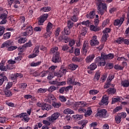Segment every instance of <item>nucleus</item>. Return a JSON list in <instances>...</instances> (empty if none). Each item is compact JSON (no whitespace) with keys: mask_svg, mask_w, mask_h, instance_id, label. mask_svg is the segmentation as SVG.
<instances>
[{"mask_svg":"<svg viewBox=\"0 0 129 129\" xmlns=\"http://www.w3.org/2000/svg\"><path fill=\"white\" fill-rule=\"evenodd\" d=\"M114 58V54L113 53H109L106 55L104 53H101V56L97 57L95 59L96 63H99V66H105L106 64V60L113 59Z\"/></svg>","mask_w":129,"mask_h":129,"instance_id":"nucleus-1","label":"nucleus"},{"mask_svg":"<svg viewBox=\"0 0 129 129\" xmlns=\"http://www.w3.org/2000/svg\"><path fill=\"white\" fill-rule=\"evenodd\" d=\"M70 107L74 109L80 107L78 109V112H79V113H85V112H86V109L83 108L85 107V103H84V101H79L76 102L75 103H72L71 104Z\"/></svg>","mask_w":129,"mask_h":129,"instance_id":"nucleus-2","label":"nucleus"},{"mask_svg":"<svg viewBox=\"0 0 129 129\" xmlns=\"http://www.w3.org/2000/svg\"><path fill=\"white\" fill-rule=\"evenodd\" d=\"M104 1L105 0H98L99 3L97 5V13L98 15H100L101 16H103V14L107 10L106 4L102 3V2H104Z\"/></svg>","mask_w":129,"mask_h":129,"instance_id":"nucleus-3","label":"nucleus"},{"mask_svg":"<svg viewBox=\"0 0 129 129\" xmlns=\"http://www.w3.org/2000/svg\"><path fill=\"white\" fill-rule=\"evenodd\" d=\"M61 59L60 52H56L53 55L51 60L53 63H61Z\"/></svg>","mask_w":129,"mask_h":129,"instance_id":"nucleus-4","label":"nucleus"},{"mask_svg":"<svg viewBox=\"0 0 129 129\" xmlns=\"http://www.w3.org/2000/svg\"><path fill=\"white\" fill-rule=\"evenodd\" d=\"M60 116V113L55 112L52 114L51 116L48 117L47 118V120L50 121V122H55V120L58 119Z\"/></svg>","mask_w":129,"mask_h":129,"instance_id":"nucleus-5","label":"nucleus"},{"mask_svg":"<svg viewBox=\"0 0 129 129\" xmlns=\"http://www.w3.org/2000/svg\"><path fill=\"white\" fill-rule=\"evenodd\" d=\"M48 17H49V15L48 14H43V15L40 16L38 19V24L39 26H43V24H44L46 20L48 19Z\"/></svg>","mask_w":129,"mask_h":129,"instance_id":"nucleus-6","label":"nucleus"},{"mask_svg":"<svg viewBox=\"0 0 129 129\" xmlns=\"http://www.w3.org/2000/svg\"><path fill=\"white\" fill-rule=\"evenodd\" d=\"M69 46L67 44H65L61 46V50L66 53H69L72 54L74 52V47H72L71 49H69Z\"/></svg>","mask_w":129,"mask_h":129,"instance_id":"nucleus-7","label":"nucleus"},{"mask_svg":"<svg viewBox=\"0 0 129 129\" xmlns=\"http://www.w3.org/2000/svg\"><path fill=\"white\" fill-rule=\"evenodd\" d=\"M14 45V41L12 40H8L6 41L3 42V43L1 45V48H8L9 47L11 46H13Z\"/></svg>","mask_w":129,"mask_h":129,"instance_id":"nucleus-8","label":"nucleus"},{"mask_svg":"<svg viewBox=\"0 0 129 129\" xmlns=\"http://www.w3.org/2000/svg\"><path fill=\"white\" fill-rule=\"evenodd\" d=\"M39 52H40V50H39V46H36L33 51V53L28 56V58L32 59L37 57V56L39 55Z\"/></svg>","mask_w":129,"mask_h":129,"instance_id":"nucleus-9","label":"nucleus"},{"mask_svg":"<svg viewBox=\"0 0 129 129\" xmlns=\"http://www.w3.org/2000/svg\"><path fill=\"white\" fill-rule=\"evenodd\" d=\"M24 75L21 73H15L11 75L10 78L11 80H14V82H17L18 78H23Z\"/></svg>","mask_w":129,"mask_h":129,"instance_id":"nucleus-10","label":"nucleus"},{"mask_svg":"<svg viewBox=\"0 0 129 129\" xmlns=\"http://www.w3.org/2000/svg\"><path fill=\"white\" fill-rule=\"evenodd\" d=\"M124 22V15H122V16L119 19H116L114 21V26H119L120 27L121 25Z\"/></svg>","mask_w":129,"mask_h":129,"instance_id":"nucleus-11","label":"nucleus"},{"mask_svg":"<svg viewBox=\"0 0 129 129\" xmlns=\"http://www.w3.org/2000/svg\"><path fill=\"white\" fill-rule=\"evenodd\" d=\"M8 3L9 6H12V5H14L13 7L15 9H18L19 7V5L21 4V2L19 0H8Z\"/></svg>","mask_w":129,"mask_h":129,"instance_id":"nucleus-12","label":"nucleus"},{"mask_svg":"<svg viewBox=\"0 0 129 129\" xmlns=\"http://www.w3.org/2000/svg\"><path fill=\"white\" fill-rule=\"evenodd\" d=\"M76 27L77 28H78L79 27V29L80 30V33L81 35H82V36H85V35H86V33H87L86 28L83 27L82 26H81V23H77Z\"/></svg>","mask_w":129,"mask_h":129,"instance_id":"nucleus-13","label":"nucleus"},{"mask_svg":"<svg viewBox=\"0 0 129 129\" xmlns=\"http://www.w3.org/2000/svg\"><path fill=\"white\" fill-rule=\"evenodd\" d=\"M106 112L107 111L104 109H100L98 112L96 113V115L97 116H99V117H106Z\"/></svg>","mask_w":129,"mask_h":129,"instance_id":"nucleus-14","label":"nucleus"},{"mask_svg":"<svg viewBox=\"0 0 129 129\" xmlns=\"http://www.w3.org/2000/svg\"><path fill=\"white\" fill-rule=\"evenodd\" d=\"M90 43L91 46H97L99 44V42L97 40V36H93Z\"/></svg>","mask_w":129,"mask_h":129,"instance_id":"nucleus-15","label":"nucleus"},{"mask_svg":"<svg viewBox=\"0 0 129 129\" xmlns=\"http://www.w3.org/2000/svg\"><path fill=\"white\" fill-rule=\"evenodd\" d=\"M5 81H8V77L5 76V73L0 74V86H2L4 84Z\"/></svg>","mask_w":129,"mask_h":129,"instance_id":"nucleus-16","label":"nucleus"},{"mask_svg":"<svg viewBox=\"0 0 129 129\" xmlns=\"http://www.w3.org/2000/svg\"><path fill=\"white\" fill-rule=\"evenodd\" d=\"M68 72L67 69L61 68L57 73V74L59 77H62L63 75H66Z\"/></svg>","mask_w":129,"mask_h":129,"instance_id":"nucleus-17","label":"nucleus"},{"mask_svg":"<svg viewBox=\"0 0 129 129\" xmlns=\"http://www.w3.org/2000/svg\"><path fill=\"white\" fill-rule=\"evenodd\" d=\"M88 122V121L87 120H80L78 122V124H81V127H79V129H83V128L85 126H86V124H87V123Z\"/></svg>","mask_w":129,"mask_h":129,"instance_id":"nucleus-18","label":"nucleus"},{"mask_svg":"<svg viewBox=\"0 0 129 129\" xmlns=\"http://www.w3.org/2000/svg\"><path fill=\"white\" fill-rule=\"evenodd\" d=\"M106 92L108 95H113L116 92V89L115 88H109L107 90Z\"/></svg>","mask_w":129,"mask_h":129,"instance_id":"nucleus-19","label":"nucleus"},{"mask_svg":"<svg viewBox=\"0 0 129 129\" xmlns=\"http://www.w3.org/2000/svg\"><path fill=\"white\" fill-rule=\"evenodd\" d=\"M108 104V97H102L100 105H107Z\"/></svg>","mask_w":129,"mask_h":129,"instance_id":"nucleus-20","label":"nucleus"},{"mask_svg":"<svg viewBox=\"0 0 129 129\" xmlns=\"http://www.w3.org/2000/svg\"><path fill=\"white\" fill-rule=\"evenodd\" d=\"M53 106L51 105H49L47 103H45L43 104V106H42V110H50L52 109Z\"/></svg>","mask_w":129,"mask_h":129,"instance_id":"nucleus-21","label":"nucleus"},{"mask_svg":"<svg viewBox=\"0 0 129 129\" xmlns=\"http://www.w3.org/2000/svg\"><path fill=\"white\" fill-rule=\"evenodd\" d=\"M90 30L91 31H92L93 32H98L99 31H100V28H99V27H98L97 26L91 25L90 26Z\"/></svg>","mask_w":129,"mask_h":129,"instance_id":"nucleus-22","label":"nucleus"},{"mask_svg":"<svg viewBox=\"0 0 129 129\" xmlns=\"http://www.w3.org/2000/svg\"><path fill=\"white\" fill-rule=\"evenodd\" d=\"M24 30H25L30 36L33 35V27H32V26H29V27H27Z\"/></svg>","mask_w":129,"mask_h":129,"instance_id":"nucleus-23","label":"nucleus"},{"mask_svg":"<svg viewBox=\"0 0 129 129\" xmlns=\"http://www.w3.org/2000/svg\"><path fill=\"white\" fill-rule=\"evenodd\" d=\"M94 54H91L87 56L86 58V63H90V62L93 61V59H94Z\"/></svg>","mask_w":129,"mask_h":129,"instance_id":"nucleus-24","label":"nucleus"},{"mask_svg":"<svg viewBox=\"0 0 129 129\" xmlns=\"http://www.w3.org/2000/svg\"><path fill=\"white\" fill-rule=\"evenodd\" d=\"M8 14H9L8 11L5 10L4 13L2 14L0 16L1 20H7V18H8Z\"/></svg>","mask_w":129,"mask_h":129,"instance_id":"nucleus-25","label":"nucleus"},{"mask_svg":"<svg viewBox=\"0 0 129 129\" xmlns=\"http://www.w3.org/2000/svg\"><path fill=\"white\" fill-rule=\"evenodd\" d=\"M95 16V11H91L89 14H87L86 18L87 19H94Z\"/></svg>","mask_w":129,"mask_h":129,"instance_id":"nucleus-26","label":"nucleus"},{"mask_svg":"<svg viewBox=\"0 0 129 129\" xmlns=\"http://www.w3.org/2000/svg\"><path fill=\"white\" fill-rule=\"evenodd\" d=\"M5 62L4 60H2L0 63V70L1 71H7V67L5 66Z\"/></svg>","mask_w":129,"mask_h":129,"instance_id":"nucleus-27","label":"nucleus"},{"mask_svg":"<svg viewBox=\"0 0 129 129\" xmlns=\"http://www.w3.org/2000/svg\"><path fill=\"white\" fill-rule=\"evenodd\" d=\"M74 81H75V78H74V76L71 77L68 79V83L70 85H74Z\"/></svg>","mask_w":129,"mask_h":129,"instance_id":"nucleus-28","label":"nucleus"},{"mask_svg":"<svg viewBox=\"0 0 129 129\" xmlns=\"http://www.w3.org/2000/svg\"><path fill=\"white\" fill-rule=\"evenodd\" d=\"M48 100H49V101H52V102H54L55 101H56V97H55V96H54V95L52 94H49L48 95Z\"/></svg>","mask_w":129,"mask_h":129,"instance_id":"nucleus-29","label":"nucleus"},{"mask_svg":"<svg viewBox=\"0 0 129 129\" xmlns=\"http://www.w3.org/2000/svg\"><path fill=\"white\" fill-rule=\"evenodd\" d=\"M121 85L123 87H129V80L122 81L121 82Z\"/></svg>","mask_w":129,"mask_h":129,"instance_id":"nucleus-30","label":"nucleus"},{"mask_svg":"<svg viewBox=\"0 0 129 129\" xmlns=\"http://www.w3.org/2000/svg\"><path fill=\"white\" fill-rule=\"evenodd\" d=\"M64 114H73L74 112L70 108L65 109L63 111Z\"/></svg>","mask_w":129,"mask_h":129,"instance_id":"nucleus-31","label":"nucleus"},{"mask_svg":"<svg viewBox=\"0 0 129 129\" xmlns=\"http://www.w3.org/2000/svg\"><path fill=\"white\" fill-rule=\"evenodd\" d=\"M46 32L44 34L43 37L45 39H48V38H50V36L52 35V31L46 30Z\"/></svg>","mask_w":129,"mask_h":129,"instance_id":"nucleus-32","label":"nucleus"},{"mask_svg":"<svg viewBox=\"0 0 129 129\" xmlns=\"http://www.w3.org/2000/svg\"><path fill=\"white\" fill-rule=\"evenodd\" d=\"M97 68V65L95 63H92L91 65H90L88 69H90V70L93 71L95 70Z\"/></svg>","mask_w":129,"mask_h":129,"instance_id":"nucleus-33","label":"nucleus"},{"mask_svg":"<svg viewBox=\"0 0 129 129\" xmlns=\"http://www.w3.org/2000/svg\"><path fill=\"white\" fill-rule=\"evenodd\" d=\"M57 88H58V87H56L54 85L50 86L49 88H48V89H47V91L49 92H53V91H55V90H57Z\"/></svg>","mask_w":129,"mask_h":129,"instance_id":"nucleus-34","label":"nucleus"},{"mask_svg":"<svg viewBox=\"0 0 129 129\" xmlns=\"http://www.w3.org/2000/svg\"><path fill=\"white\" fill-rule=\"evenodd\" d=\"M41 64H42V61H37V62H32L30 63V66L31 67H37V66H40Z\"/></svg>","mask_w":129,"mask_h":129,"instance_id":"nucleus-35","label":"nucleus"},{"mask_svg":"<svg viewBox=\"0 0 129 129\" xmlns=\"http://www.w3.org/2000/svg\"><path fill=\"white\" fill-rule=\"evenodd\" d=\"M33 44H32V42L30 40L28 41V42L24 44L23 46V48H30V47H32Z\"/></svg>","mask_w":129,"mask_h":129,"instance_id":"nucleus-36","label":"nucleus"},{"mask_svg":"<svg viewBox=\"0 0 129 129\" xmlns=\"http://www.w3.org/2000/svg\"><path fill=\"white\" fill-rule=\"evenodd\" d=\"M88 45V42L87 41H84L83 45V51L85 54H86L87 53V50L86 49V47H87Z\"/></svg>","mask_w":129,"mask_h":129,"instance_id":"nucleus-37","label":"nucleus"},{"mask_svg":"<svg viewBox=\"0 0 129 129\" xmlns=\"http://www.w3.org/2000/svg\"><path fill=\"white\" fill-rule=\"evenodd\" d=\"M73 118L76 119V120H80L83 118V115L76 114L73 116Z\"/></svg>","mask_w":129,"mask_h":129,"instance_id":"nucleus-38","label":"nucleus"},{"mask_svg":"<svg viewBox=\"0 0 129 129\" xmlns=\"http://www.w3.org/2000/svg\"><path fill=\"white\" fill-rule=\"evenodd\" d=\"M67 25V28H69V29H72L73 26H74V23L71 20H68Z\"/></svg>","mask_w":129,"mask_h":129,"instance_id":"nucleus-39","label":"nucleus"},{"mask_svg":"<svg viewBox=\"0 0 129 129\" xmlns=\"http://www.w3.org/2000/svg\"><path fill=\"white\" fill-rule=\"evenodd\" d=\"M99 78H100V73L96 72L94 77V81H98V80H99Z\"/></svg>","mask_w":129,"mask_h":129,"instance_id":"nucleus-40","label":"nucleus"},{"mask_svg":"<svg viewBox=\"0 0 129 129\" xmlns=\"http://www.w3.org/2000/svg\"><path fill=\"white\" fill-rule=\"evenodd\" d=\"M11 38V32H7L4 34L3 39L4 40H8Z\"/></svg>","mask_w":129,"mask_h":129,"instance_id":"nucleus-41","label":"nucleus"},{"mask_svg":"<svg viewBox=\"0 0 129 129\" xmlns=\"http://www.w3.org/2000/svg\"><path fill=\"white\" fill-rule=\"evenodd\" d=\"M69 66L70 69H71V70H72L73 71H74V70H76V69L78 67V65L73 63L69 64Z\"/></svg>","mask_w":129,"mask_h":129,"instance_id":"nucleus-42","label":"nucleus"},{"mask_svg":"<svg viewBox=\"0 0 129 129\" xmlns=\"http://www.w3.org/2000/svg\"><path fill=\"white\" fill-rule=\"evenodd\" d=\"M75 43H76V40L70 39V41H69V46L72 48V47L75 45Z\"/></svg>","mask_w":129,"mask_h":129,"instance_id":"nucleus-43","label":"nucleus"},{"mask_svg":"<svg viewBox=\"0 0 129 129\" xmlns=\"http://www.w3.org/2000/svg\"><path fill=\"white\" fill-rule=\"evenodd\" d=\"M118 101H120V98L119 97H117L116 98H112L111 104H114L116 102H118Z\"/></svg>","mask_w":129,"mask_h":129,"instance_id":"nucleus-44","label":"nucleus"},{"mask_svg":"<svg viewBox=\"0 0 129 129\" xmlns=\"http://www.w3.org/2000/svg\"><path fill=\"white\" fill-rule=\"evenodd\" d=\"M116 43H117V44H121V43H124V38L121 37H118L116 40Z\"/></svg>","mask_w":129,"mask_h":129,"instance_id":"nucleus-45","label":"nucleus"},{"mask_svg":"<svg viewBox=\"0 0 129 129\" xmlns=\"http://www.w3.org/2000/svg\"><path fill=\"white\" fill-rule=\"evenodd\" d=\"M53 28V24L51 22H48L46 27V31H50Z\"/></svg>","mask_w":129,"mask_h":129,"instance_id":"nucleus-46","label":"nucleus"},{"mask_svg":"<svg viewBox=\"0 0 129 129\" xmlns=\"http://www.w3.org/2000/svg\"><path fill=\"white\" fill-rule=\"evenodd\" d=\"M27 86H28V84H27V83H22L20 85V88L22 90H25Z\"/></svg>","mask_w":129,"mask_h":129,"instance_id":"nucleus-47","label":"nucleus"},{"mask_svg":"<svg viewBox=\"0 0 129 129\" xmlns=\"http://www.w3.org/2000/svg\"><path fill=\"white\" fill-rule=\"evenodd\" d=\"M63 32L65 35L69 36V35H70V33H71L70 28H69L68 27H66L63 29Z\"/></svg>","mask_w":129,"mask_h":129,"instance_id":"nucleus-48","label":"nucleus"},{"mask_svg":"<svg viewBox=\"0 0 129 129\" xmlns=\"http://www.w3.org/2000/svg\"><path fill=\"white\" fill-rule=\"evenodd\" d=\"M52 105L55 108H59V107L61 106V103H57V102H55L54 101L52 102Z\"/></svg>","mask_w":129,"mask_h":129,"instance_id":"nucleus-49","label":"nucleus"},{"mask_svg":"<svg viewBox=\"0 0 129 129\" xmlns=\"http://www.w3.org/2000/svg\"><path fill=\"white\" fill-rule=\"evenodd\" d=\"M115 121L117 124H118V123H120V121H121L120 117H119V116L118 115L115 116Z\"/></svg>","mask_w":129,"mask_h":129,"instance_id":"nucleus-50","label":"nucleus"},{"mask_svg":"<svg viewBox=\"0 0 129 129\" xmlns=\"http://www.w3.org/2000/svg\"><path fill=\"white\" fill-rule=\"evenodd\" d=\"M61 42H64V43H68L69 41H70V38L68 36H66L64 37H62L61 38Z\"/></svg>","mask_w":129,"mask_h":129,"instance_id":"nucleus-51","label":"nucleus"},{"mask_svg":"<svg viewBox=\"0 0 129 129\" xmlns=\"http://www.w3.org/2000/svg\"><path fill=\"white\" fill-rule=\"evenodd\" d=\"M5 94L7 97H11L12 96V92L9 90H6L5 91Z\"/></svg>","mask_w":129,"mask_h":129,"instance_id":"nucleus-52","label":"nucleus"},{"mask_svg":"<svg viewBox=\"0 0 129 129\" xmlns=\"http://www.w3.org/2000/svg\"><path fill=\"white\" fill-rule=\"evenodd\" d=\"M18 42L20 44H24V43H26V42H27V38L21 37L19 39H18Z\"/></svg>","mask_w":129,"mask_h":129,"instance_id":"nucleus-53","label":"nucleus"},{"mask_svg":"<svg viewBox=\"0 0 129 129\" xmlns=\"http://www.w3.org/2000/svg\"><path fill=\"white\" fill-rule=\"evenodd\" d=\"M40 11H43V12H50L51 11V7H45L41 8Z\"/></svg>","mask_w":129,"mask_h":129,"instance_id":"nucleus-54","label":"nucleus"},{"mask_svg":"<svg viewBox=\"0 0 129 129\" xmlns=\"http://www.w3.org/2000/svg\"><path fill=\"white\" fill-rule=\"evenodd\" d=\"M61 31V28L57 27L54 32V34L55 37H58L59 35H60V32Z\"/></svg>","mask_w":129,"mask_h":129,"instance_id":"nucleus-55","label":"nucleus"},{"mask_svg":"<svg viewBox=\"0 0 129 129\" xmlns=\"http://www.w3.org/2000/svg\"><path fill=\"white\" fill-rule=\"evenodd\" d=\"M71 20L73 22L76 23L78 21V16L73 15L71 17Z\"/></svg>","mask_w":129,"mask_h":129,"instance_id":"nucleus-56","label":"nucleus"},{"mask_svg":"<svg viewBox=\"0 0 129 129\" xmlns=\"http://www.w3.org/2000/svg\"><path fill=\"white\" fill-rule=\"evenodd\" d=\"M117 115L119 117H120L121 119L125 118V117H126V113H125V112L120 113Z\"/></svg>","mask_w":129,"mask_h":129,"instance_id":"nucleus-57","label":"nucleus"},{"mask_svg":"<svg viewBox=\"0 0 129 129\" xmlns=\"http://www.w3.org/2000/svg\"><path fill=\"white\" fill-rule=\"evenodd\" d=\"M48 91V89L40 88L37 90V93H45Z\"/></svg>","mask_w":129,"mask_h":129,"instance_id":"nucleus-58","label":"nucleus"},{"mask_svg":"<svg viewBox=\"0 0 129 129\" xmlns=\"http://www.w3.org/2000/svg\"><path fill=\"white\" fill-rule=\"evenodd\" d=\"M99 92V91L97 90H91L89 91V94L92 95H95V94H97Z\"/></svg>","mask_w":129,"mask_h":129,"instance_id":"nucleus-59","label":"nucleus"},{"mask_svg":"<svg viewBox=\"0 0 129 129\" xmlns=\"http://www.w3.org/2000/svg\"><path fill=\"white\" fill-rule=\"evenodd\" d=\"M73 62H81L82 61V59L77 57H74L72 58Z\"/></svg>","mask_w":129,"mask_h":129,"instance_id":"nucleus-60","label":"nucleus"},{"mask_svg":"<svg viewBox=\"0 0 129 129\" xmlns=\"http://www.w3.org/2000/svg\"><path fill=\"white\" fill-rule=\"evenodd\" d=\"M6 30V28L5 27L3 26H0V37L1 36H3L5 33V30Z\"/></svg>","mask_w":129,"mask_h":129,"instance_id":"nucleus-61","label":"nucleus"},{"mask_svg":"<svg viewBox=\"0 0 129 129\" xmlns=\"http://www.w3.org/2000/svg\"><path fill=\"white\" fill-rule=\"evenodd\" d=\"M109 23V19H106L104 20L102 24V28H104V27H105L106 25H108Z\"/></svg>","mask_w":129,"mask_h":129,"instance_id":"nucleus-62","label":"nucleus"},{"mask_svg":"<svg viewBox=\"0 0 129 129\" xmlns=\"http://www.w3.org/2000/svg\"><path fill=\"white\" fill-rule=\"evenodd\" d=\"M114 69H115V70H122L123 69V67H122L118 64H115L114 66Z\"/></svg>","mask_w":129,"mask_h":129,"instance_id":"nucleus-63","label":"nucleus"},{"mask_svg":"<svg viewBox=\"0 0 129 129\" xmlns=\"http://www.w3.org/2000/svg\"><path fill=\"white\" fill-rule=\"evenodd\" d=\"M107 69H112L113 68V64L112 63H108L106 64Z\"/></svg>","mask_w":129,"mask_h":129,"instance_id":"nucleus-64","label":"nucleus"}]
</instances>
